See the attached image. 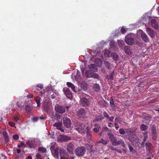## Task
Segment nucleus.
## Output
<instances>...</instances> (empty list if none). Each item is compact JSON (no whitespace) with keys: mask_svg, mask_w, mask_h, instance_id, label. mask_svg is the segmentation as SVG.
Masks as SVG:
<instances>
[{"mask_svg":"<svg viewBox=\"0 0 159 159\" xmlns=\"http://www.w3.org/2000/svg\"><path fill=\"white\" fill-rule=\"evenodd\" d=\"M107 135L112 145L116 146L121 145L123 148H126V145L123 139H117L112 133H109Z\"/></svg>","mask_w":159,"mask_h":159,"instance_id":"nucleus-1","label":"nucleus"},{"mask_svg":"<svg viewBox=\"0 0 159 159\" xmlns=\"http://www.w3.org/2000/svg\"><path fill=\"white\" fill-rule=\"evenodd\" d=\"M75 129L81 134L85 133L87 129H89V127L86 126L82 123H79L77 125V126L75 128Z\"/></svg>","mask_w":159,"mask_h":159,"instance_id":"nucleus-2","label":"nucleus"},{"mask_svg":"<svg viewBox=\"0 0 159 159\" xmlns=\"http://www.w3.org/2000/svg\"><path fill=\"white\" fill-rule=\"evenodd\" d=\"M59 152L61 159H74L73 157L70 156L69 153L63 148H60Z\"/></svg>","mask_w":159,"mask_h":159,"instance_id":"nucleus-3","label":"nucleus"},{"mask_svg":"<svg viewBox=\"0 0 159 159\" xmlns=\"http://www.w3.org/2000/svg\"><path fill=\"white\" fill-rule=\"evenodd\" d=\"M86 151V148L83 146L78 147L75 150V155L78 157H83L85 154Z\"/></svg>","mask_w":159,"mask_h":159,"instance_id":"nucleus-4","label":"nucleus"},{"mask_svg":"<svg viewBox=\"0 0 159 159\" xmlns=\"http://www.w3.org/2000/svg\"><path fill=\"white\" fill-rule=\"evenodd\" d=\"M50 101L48 98L44 99L43 102V108L45 113H48L49 110Z\"/></svg>","mask_w":159,"mask_h":159,"instance_id":"nucleus-5","label":"nucleus"},{"mask_svg":"<svg viewBox=\"0 0 159 159\" xmlns=\"http://www.w3.org/2000/svg\"><path fill=\"white\" fill-rule=\"evenodd\" d=\"M80 102L81 105L84 107L88 106L90 104L89 99L85 97H82L81 98Z\"/></svg>","mask_w":159,"mask_h":159,"instance_id":"nucleus-6","label":"nucleus"},{"mask_svg":"<svg viewBox=\"0 0 159 159\" xmlns=\"http://www.w3.org/2000/svg\"><path fill=\"white\" fill-rule=\"evenodd\" d=\"M86 113L85 110L82 108L79 109L77 113V115L79 118H82L84 117Z\"/></svg>","mask_w":159,"mask_h":159,"instance_id":"nucleus-7","label":"nucleus"},{"mask_svg":"<svg viewBox=\"0 0 159 159\" xmlns=\"http://www.w3.org/2000/svg\"><path fill=\"white\" fill-rule=\"evenodd\" d=\"M75 148L74 144L71 143H70L67 146V150L70 154L74 153V150Z\"/></svg>","mask_w":159,"mask_h":159,"instance_id":"nucleus-8","label":"nucleus"},{"mask_svg":"<svg viewBox=\"0 0 159 159\" xmlns=\"http://www.w3.org/2000/svg\"><path fill=\"white\" fill-rule=\"evenodd\" d=\"M63 124L64 126L68 128L70 127L71 125V120L68 118H64L63 119Z\"/></svg>","mask_w":159,"mask_h":159,"instance_id":"nucleus-9","label":"nucleus"},{"mask_svg":"<svg viewBox=\"0 0 159 159\" xmlns=\"http://www.w3.org/2000/svg\"><path fill=\"white\" fill-rule=\"evenodd\" d=\"M146 149L147 151L148 152L150 153V154L151 155L152 153L151 151H152L153 147L152 144L149 143L147 142L145 143Z\"/></svg>","mask_w":159,"mask_h":159,"instance_id":"nucleus-10","label":"nucleus"},{"mask_svg":"<svg viewBox=\"0 0 159 159\" xmlns=\"http://www.w3.org/2000/svg\"><path fill=\"white\" fill-rule=\"evenodd\" d=\"M55 109L57 112L62 114L65 112L66 108L64 106H58L55 107Z\"/></svg>","mask_w":159,"mask_h":159,"instance_id":"nucleus-11","label":"nucleus"},{"mask_svg":"<svg viewBox=\"0 0 159 159\" xmlns=\"http://www.w3.org/2000/svg\"><path fill=\"white\" fill-rule=\"evenodd\" d=\"M125 41L126 43L129 45H131L134 43V39L130 37L126 36Z\"/></svg>","mask_w":159,"mask_h":159,"instance_id":"nucleus-12","label":"nucleus"},{"mask_svg":"<svg viewBox=\"0 0 159 159\" xmlns=\"http://www.w3.org/2000/svg\"><path fill=\"white\" fill-rule=\"evenodd\" d=\"M26 144L30 149L35 148L36 147V144L34 142L31 141H27L26 142Z\"/></svg>","mask_w":159,"mask_h":159,"instance_id":"nucleus-13","label":"nucleus"},{"mask_svg":"<svg viewBox=\"0 0 159 159\" xmlns=\"http://www.w3.org/2000/svg\"><path fill=\"white\" fill-rule=\"evenodd\" d=\"M71 139V138L70 137L65 135H61L60 139V140L61 142H67Z\"/></svg>","mask_w":159,"mask_h":159,"instance_id":"nucleus-14","label":"nucleus"},{"mask_svg":"<svg viewBox=\"0 0 159 159\" xmlns=\"http://www.w3.org/2000/svg\"><path fill=\"white\" fill-rule=\"evenodd\" d=\"M63 91L66 96L68 98H70L72 96V94L70 89L68 88H64Z\"/></svg>","mask_w":159,"mask_h":159,"instance_id":"nucleus-15","label":"nucleus"},{"mask_svg":"<svg viewBox=\"0 0 159 159\" xmlns=\"http://www.w3.org/2000/svg\"><path fill=\"white\" fill-rule=\"evenodd\" d=\"M146 31L148 34L152 38L155 36V33L154 31L151 28L148 27L146 28Z\"/></svg>","mask_w":159,"mask_h":159,"instance_id":"nucleus-16","label":"nucleus"},{"mask_svg":"<svg viewBox=\"0 0 159 159\" xmlns=\"http://www.w3.org/2000/svg\"><path fill=\"white\" fill-rule=\"evenodd\" d=\"M3 136L4 140L6 143H8L9 142V136L7 133L6 131H3L2 133Z\"/></svg>","mask_w":159,"mask_h":159,"instance_id":"nucleus-17","label":"nucleus"},{"mask_svg":"<svg viewBox=\"0 0 159 159\" xmlns=\"http://www.w3.org/2000/svg\"><path fill=\"white\" fill-rule=\"evenodd\" d=\"M89 68L93 72L98 71V68L94 64H92L89 65Z\"/></svg>","mask_w":159,"mask_h":159,"instance_id":"nucleus-18","label":"nucleus"},{"mask_svg":"<svg viewBox=\"0 0 159 159\" xmlns=\"http://www.w3.org/2000/svg\"><path fill=\"white\" fill-rule=\"evenodd\" d=\"M50 117L53 120H57L60 118V116L56 113L55 114L52 113L50 115Z\"/></svg>","mask_w":159,"mask_h":159,"instance_id":"nucleus-19","label":"nucleus"},{"mask_svg":"<svg viewBox=\"0 0 159 159\" xmlns=\"http://www.w3.org/2000/svg\"><path fill=\"white\" fill-rule=\"evenodd\" d=\"M124 51L128 55H130L132 53L131 48L129 46H125L124 47Z\"/></svg>","mask_w":159,"mask_h":159,"instance_id":"nucleus-20","label":"nucleus"},{"mask_svg":"<svg viewBox=\"0 0 159 159\" xmlns=\"http://www.w3.org/2000/svg\"><path fill=\"white\" fill-rule=\"evenodd\" d=\"M141 36L142 40L145 42H147L148 41L149 39L147 35L144 33H141Z\"/></svg>","mask_w":159,"mask_h":159,"instance_id":"nucleus-21","label":"nucleus"},{"mask_svg":"<svg viewBox=\"0 0 159 159\" xmlns=\"http://www.w3.org/2000/svg\"><path fill=\"white\" fill-rule=\"evenodd\" d=\"M151 23L152 26L155 29H157L158 28L157 21L155 19H152L151 21Z\"/></svg>","mask_w":159,"mask_h":159,"instance_id":"nucleus-22","label":"nucleus"},{"mask_svg":"<svg viewBox=\"0 0 159 159\" xmlns=\"http://www.w3.org/2000/svg\"><path fill=\"white\" fill-rule=\"evenodd\" d=\"M104 119V117L102 115H98L93 120L94 123L98 122L99 120H102Z\"/></svg>","mask_w":159,"mask_h":159,"instance_id":"nucleus-23","label":"nucleus"},{"mask_svg":"<svg viewBox=\"0 0 159 159\" xmlns=\"http://www.w3.org/2000/svg\"><path fill=\"white\" fill-rule=\"evenodd\" d=\"M108 141L107 140H104L103 139H101L100 140L96 142V144L97 145L99 143H101L103 145H106L108 144Z\"/></svg>","mask_w":159,"mask_h":159,"instance_id":"nucleus-24","label":"nucleus"},{"mask_svg":"<svg viewBox=\"0 0 159 159\" xmlns=\"http://www.w3.org/2000/svg\"><path fill=\"white\" fill-rule=\"evenodd\" d=\"M66 85L68 87L71 88L73 91L74 92H76L75 86L72 83L70 82H67L66 83Z\"/></svg>","mask_w":159,"mask_h":159,"instance_id":"nucleus-25","label":"nucleus"},{"mask_svg":"<svg viewBox=\"0 0 159 159\" xmlns=\"http://www.w3.org/2000/svg\"><path fill=\"white\" fill-rule=\"evenodd\" d=\"M61 123L57 122L55 123L53 125L54 126L56 127L57 129L60 130L61 131H63V129L61 128Z\"/></svg>","mask_w":159,"mask_h":159,"instance_id":"nucleus-26","label":"nucleus"},{"mask_svg":"<svg viewBox=\"0 0 159 159\" xmlns=\"http://www.w3.org/2000/svg\"><path fill=\"white\" fill-rule=\"evenodd\" d=\"M135 131L131 129H128L126 131V133L129 136L132 135L134 133Z\"/></svg>","mask_w":159,"mask_h":159,"instance_id":"nucleus-27","label":"nucleus"},{"mask_svg":"<svg viewBox=\"0 0 159 159\" xmlns=\"http://www.w3.org/2000/svg\"><path fill=\"white\" fill-rule=\"evenodd\" d=\"M111 56L114 61H117L119 59V56L118 54L116 53H112Z\"/></svg>","mask_w":159,"mask_h":159,"instance_id":"nucleus-28","label":"nucleus"},{"mask_svg":"<svg viewBox=\"0 0 159 159\" xmlns=\"http://www.w3.org/2000/svg\"><path fill=\"white\" fill-rule=\"evenodd\" d=\"M40 99L41 98L38 96H36L34 99V100L37 104V107H40Z\"/></svg>","mask_w":159,"mask_h":159,"instance_id":"nucleus-29","label":"nucleus"},{"mask_svg":"<svg viewBox=\"0 0 159 159\" xmlns=\"http://www.w3.org/2000/svg\"><path fill=\"white\" fill-rule=\"evenodd\" d=\"M114 74V71H113L111 72L110 75H107L106 78L108 80H113V75Z\"/></svg>","mask_w":159,"mask_h":159,"instance_id":"nucleus-30","label":"nucleus"},{"mask_svg":"<svg viewBox=\"0 0 159 159\" xmlns=\"http://www.w3.org/2000/svg\"><path fill=\"white\" fill-rule=\"evenodd\" d=\"M93 89L94 91L97 92H99L100 89L99 84H94Z\"/></svg>","mask_w":159,"mask_h":159,"instance_id":"nucleus-31","label":"nucleus"},{"mask_svg":"<svg viewBox=\"0 0 159 159\" xmlns=\"http://www.w3.org/2000/svg\"><path fill=\"white\" fill-rule=\"evenodd\" d=\"M93 73H91L89 70L86 71L85 75L86 77L87 78H90L91 77Z\"/></svg>","mask_w":159,"mask_h":159,"instance_id":"nucleus-32","label":"nucleus"},{"mask_svg":"<svg viewBox=\"0 0 159 159\" xmlns=\"http://www.w3.org/2000/svg\"><path fill=\"white\" fill-rule=\"evenodd\" d=\"M94 126L95 128H94L93 129V130L95 133L98 132L100 130V127L97 124H95L94 125Z\"/></svg>","mask_w":159,"mask_h":159,"instance_id":"nucleus-33","label":"nucleus"},{"mask_svg":"<svg viewBox=\"0 0 159 159\" xmlns=\"http://www.w3.org/2000/svg\"><path fill=\"white\" fill-rule=\"evenodd\" d=\"M151 132L152 134H155L157 133L156 127L155 125H153L151 127Z\"/></svg>","mask_w":159,"mask_h":159,"instance_id":"nucleus-34","label":"nucleus"},{"mask_svg":"<svg viewBox=\"0 0 159 159\" xmlns=\"http://www.w3.org/2000/svg\"><path fill=\"white\" fill-rule=\"evenodd\" d=\"M25 109L26 111L30 112L32 111V109L30 106L27 105L25 106Z\"/></svg>","mask_w":159,"mask_h":159,"instance_id":"nucleus-35","label":"nucleus"},{"mask_svg":"<svg viewBox=\"0 0 159 159\" xmlns=\"http://www.w3.org/2000/svg\"><path fill=\"white\" fill-rule=\"evenodd\" d=\"M147 129V126L144 124H142L140 126V129L142 131H145Z\"/></svg>","mask_w":159,"mask_h":159,"instance_id":"nucleus-36","label":"nucleus"},{"mask_svg":"<svg viewBox=\"0 0 159 159\" xmlns=\"http://www.w3.org/2000/svg\"><path fill=\"white\" fill-rule=\"evenodd\" d=\"M38 150L39 152H41L43 153L46 152L47 151L46 149L43 147H39L38 148Z\"/></svg>","mask_w":159,"mask_h":159,"instance_id":"nucleus-37","label":"nucleus"},{"mask_svg":"<svg viewBox=\"0 0 159 159\" xmlns=\"http://www.w3.org/2000/svg\"><path fill=\"white\" fill-rule=\"evenodd\" d=\"M91 78H93L94 79H98L99 78V76L97 73H92Z\"/></svg>","mask_w":159,"mask_h":159,"instance_id":"nucleus-38","label":"nucleus"},{"mask_svg":"<svg viewBox=\"0 0 159 159\" xmlns=\"http://www.w3.org/2000/svg\"><path fill=\"white\" fill-rule=\"evenodd\" d=\"M17 106L20 108H22L24 106V105L22 102H17Z\"/></svg>","mask_w":159,"mask_h":159,"instance_id":"nucleus-39","label":"nucleus"},{"mask_svg":"<svg viewBox=\"0 0 159 159\" xmlns=\"http://www.w3.org/2000/svg\"><path fill=\"white\" fill-rule=\"evenodd\" d=\"M89 130L90 129H87V131H86V136L88 138H89V139H90L91 138L92 135L90 131H89Z\"/></svg>","mask_w":159,"mask_h":159,"instance_id":"nucleus-40","label":"nucleus"},{"mask_svg":"<svg viewBox=\"0 0 159 159\" xmlns=\"http://www.w3.org/2000/svg\"><path fill=\"white\" fill-rule=\"evenodd\" d=\"M96 61H98V64H97V66L99 67H101L102 65V61L101 59H98Z\"/></svg>","mask_w":159,"mask_h":159,"instance_id":"nucleus-41","label":"nucleus"},{"mask_svg":"<svg viewBox=\"0 0 159 159\" xmlns=\"http://www.w3.org/2000/svg\"><path fill=\"white\" fill-rule=\"evenodd\" d=\"M104 64L106 67L108 69H109L110 67V64L108 61H106L104 62Z\"/></svg>","mask_w":159,"mask_h":159,"instance_id":"nucleus-42","label":"nucleus"},{"mask_svg":"<svg viewBox=\"0 0 159 159\" xmlns=\"http://www.w3.org/2000/svg\"><path fill=\"white\" fill-rule=\"evenodd\" d=\"M148 138V133L147 132H146L143 135V141H144V142H146Z\"/></svg>","mask_w":159,"mask_h":159,"instance_id":"nucleus-43","label":"nucleus"},{"mask_svg":"<svg viewBox=\"0 0 159 159\" xmlns=\"http://www.w3.org/2000/svg\"><path fill=\"white\" fill-rule=\"evenodd\" d=\"M152 117L150 116H145L144 117V119L146 120H148V121H150L151 120Z\"/></svg>","mask_w":159,"mask_h":159,"instance_id":"nucleus-44","label":"nucleus"},{"mask_svg":"<svg viewBox=\"0 0 159 159\" xmlns=\"http://www.w3.org/2000/svg\"><path fill=\"white\" fill-rule=\"evenodd\" d=\"M110 103L111 107H113L115 106L114 101L112 97L111 98Z\"/></svg>","mask_w":159,"mask_h":159,"instance_id":"nucleus-45","label":"nucleus"},{"mask_svg":"<svg viewBox=\"0 0 159 159\" xmlns=\"http://www.w3.org/2000/svg\"><path fill=\"white\" fill-rule=\"evenodd\" d=\"M21 146H23L24 147H26V145L25 144L23 143V142H21L20 143V145H17V147L19 148H20Z\"/></svg>","mask_w":159,"mask_h":159,"instance_id":"nucleus-46","label":"nucleus"},{"mask_svg":"<svg viewBox=\"0 0 159 159\" xmlns=\"http://www.w3.org/2000/svg\"><path fill=\"white\" fill-rule=\"evenodd\" d=\"M119 132L120 134L123 135L126 132L123 128L120 129L119 130Z\"/></svg>","mask_w":159,"mask_h":159,"instance_id":"nucleus-47","label":"nucleus"},{"mask_svg":"<svg viewBox=\"0 0 159 159\" xmlns=\"http://www.w3.org/2000/svg\"><path fill=\"white\" fill-rule=\"evenodd\" d=\"M54 155L55 157L56 158H57L58 157H59V153L58 151L56 150L54 152Z\"/></svg>","mask_w":159,"mask_h":159,"instance_id":"nucleus-48","label":"nucleus"},{"mask_svg":"<svg viewBox=\"0 0 159 159\" xmlns=\"http://www.w3.org/2000/svg\"><path fill=\"white\" fill-rule=\"evenodd\" d=\"M120 118L119 117H116L115 119V122L116 123H120L121 121L120 120Z\"/></svg>","mask_w":159,"mask_h":159,"instance_id":"nucleus-49","label":"nucleus"},{"mask_svg":"<svg viewBox=\"0 0 159 159\" xmlns=\"http://www.w3.org/2000/svg\"><path fill=\"white\" fill-rule=\"evenodd\" d=\"M12 138L13 139L16 140H17L19 139V135L17 134L14 135L12 136Z\"/></svg>","mask_w":159,"mask_h":159,"instance_id":"nucleus-50","label":"nucleus"},{"mask_svg":"<svg viewBox=\"0 0 159 159\" xmlns=\"http://www.w3.org/2000/svg\"><path fill=\"white\" fill-rule=\"evenodd\" d=\"M152 137L154 140H156L157 138V133L152 134Z\"/></svg>","mask_w":159,"mask_h":159,"instance_id":"nucleus-51","label":"nucleus"},{"mask_svg":"<svg viewBox=\"0 0 159 159\" xmlns=\"http://www.w3.org/2000/svg\"><path fill=\"white\" fill-rule=\"evenodd\" d=\"M103 114L104 117H105V118H109V116L107 114V112L106 111H104L103 112Z\"/></svg>","mask_w":159,"mask_h":159,"instance_id":"nucleus-52","label":"nucleus"},{"mask_svg":"<svg viewBox=\"0 0 159 159\" xmlns=\"http://www.w3.org/2000/svg\"><path fill=\"white\" fill-rule=\"evenodd\" d=\"M109 51L107 50H105L104 52V55L105 56L109 57Z\"/></svg>","mask_w":159,"mask_h":159,"instance_id":"nucleus-53","label":"nucleus"},{"mask_svg":"<svg viewBox=\"0 0 159 159\" xmlns=\"http://www.w3.org/2000/svg\"><path fill=\"white\" fill-rule=\"evenodd\" d=\"M36 156L37 159H42V156L39 153H37Z\"/></svg>","mask_w":159,"mask_h":159,"instance_id":"nucleus-54","label":"nucleus"},{"mask_svg":"<svg viewBox=\"0 0 159 159\" xmlns=\"http://www.w3.org/2000/svg\"><path fill=\"white\" fill-rule=\"evenodd\" d=\"M36 87L39 88L40 89H42L43 88V85L41 84H39L37 85Z\"/></svg>","mask_w":159,"mask_h":159,"instance_id":"nucleus-55","label":"nucleus"},{"mask_svg":"<svg viewBox=\"0 0 159 159\" xmlns=\"http://www.w3.org/2000/svg\"><path fill=\"white\" fill-rule=\"evenodd\" d=\"M115 43H114L113 42H111L110 43V46L111 48H114L115 45Z\"/></svg>","mask_w":159,"mask_h":159,"instance_id":"nucleus-56","label":"nucleus"},{"mask_svg":"<svg viewBox=\"0 0 159 159\" xmlns=\"http://www.w3.org/2000/svg\"><path fill=\"white\" fill-rule=\"evenodd\" d=\"M9 125L12 127H14L15 126V124L13 122H9L8 123Z\"/></svg>","mask_w":159,"mask_h":159,"instance_id":"nucleus-57","label":"nucleus"},{"mask_svg":"<svg viewBox=\"0 0 159 159\" xmlns=\"http://www.w3.org/2000/svg\"><path fill=\"white\" fill-rule=\"evenodd\" d=\"M126 31V30L124 28L122 27L121 30V32L123 34L125 33Z\"/></svg>","mask_w":159,"mask_h":159,"instance_id":"nucleus-58","label":"nucleus"},{"mask_svg":"<svg viewBox=\"0 0 159 159\" xmlns=\"http://www.w3.org/2000/svg\"><path fill=\"white\" fill-rule=\"evenodd\" d=\"M32 120L34 122H35L37 121L38 120L39 118L38 117H34L32 118Z\"/></svg>","mask_w":159,"mask_h":159,"instance_id":"nucleus-59","label":"nucleus"},{"mask_svg":"<svg viewBox=\"0 0 159 159\" xmlns=\"http://www.w3.org/2000/svg\"><path fill=\"white\" fill-rule=\"evenodd\" d=\"M33 95L32 94H29L27 95V97L29 98H33Z\"/></svg>","mask_w":159,"mask_h":159,"instance_id":"nucleus-60","label":"nucleus"},{"mask_svg":"<svg viewBox=\"0 0 159 159\" xmlns=\"http://www.w3.org/2000/svg\"><path fill=\"white\" fill-rule=\"evenodd\" d=\"M108 118L109 119V120L110 122H112L113 121L114 117L113 116H111V117H109V118Z\"/></svg>","mask_w":159,"mask_h":159,"instance_id":"nucleus-61","label":"nucleus"},{"mask_svg":"<svg viewBox=\"0 0 159 159\" xmlns=\"http://www.w3.org/2000/svg\"><path fill=\"white\" fill-rule=\"evenodd\" d=\"M13 119L16 121H17L19 120V118L18 117L16 116H14Z\"/></svg>","mask_w":159,"mask_h":159,"instance_id":"nucleus-62","label":"nucleus"},{"mask_svg":"<svg viewBox=\"0 0 159 159\" xmlns=\"http://www.w3.org/2000/svg\"><path fill=\"white\" fill-rule=\"evenodd\" d=\"M128 146H129V149L130 152H132L133 150V148L131 146H130V145H129Z\"/></svg>","mask_w":159,"mask_h":159,"instance_id":"nucleus-63","label":"nucleus"},{"mask_svg":"<svg viewBox=\"0 0 159 159\" xmlns=\"http://www.w3.org/2000/svg\"><path fill=\"white\" fill-rule=\"evenodd\" d=\"M108 130V129L106 127H103L102 129V130L103 131H107Z\"/></svg>","mask_w":159,"mask_h":159,"instance_id":"nucleus-64","label":"nucleus"}]
</instances>
